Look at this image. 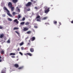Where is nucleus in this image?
Segmentation results:
<instances>
[{
	"label": "nucleus",
	"instance_id": "f257e3e1",
	"mask_svg": "<svg viewBox=\"0 0 73 73\" xmlns=\"http://www.w3.org/2000/svg\"><path fill=\"white\" fill-rule=\"evenodd\" d=\"M44 8V12L45 13H48L50 11V10H49L50 8L49 7L48 8V7H45Z\"/></svg>",
	"mask_w": 73,
	"mask_h": 73
},
{
	"label": "nucleus",
	"instance_id": "f03ea898",
	"mask_svg": "<svg viewBox=\"0 0 73 73\" xmlns=\"http://www.w3.org/2000/svg\"><path fill=\"white\" fill-rule=\"evenodd\" d=\"M31 5H32V2H29L25 4V6L26 7H29V6H31Z\"/></svg>",
	"mask_w": 73,
	"mask_h": 73
},
{
	"label": "nucleus",
	"instance_id": "7ed1b4c3",
	"mask_svg": "<svg viewBox=\"0 0 73 73\" xmlns=\"http://www.w3.org/2000/svg\"><path fill=\"white\" fill-rule=\"evenodd\" d=\"M8 6L9 8L12 7V4L11 2H9L8 3Z\"/></svg>",
	"mask_w": 73,
	"mask_h": 73
},
{
	"label": "nucleus",
	"instance_id": "20e7f679",
	"mask_svg": "<svg viewBox=\"0 0 73 73\" xmlns=\"http://www.w3.org/2000/svg\"><path fill=\"white\" fill-rule=\"evenodd\" d=\"M3 9L4 10H5V11H7L6 12L7 13L9 12V10H8L7 8H6V7H3Z\"/></svg>",
	"mask_w": 73,
	"mask_h": 73
},
{
	"label": "nucleus",
	"instance_id": "39448f33",
	"mask_svg": "<svg viewBox=\"0 0 73 73\" xmlns=\"http://www.w3.org/2000/svg\"><path fill=\"white\" fill-rule=\"evenodd\" d=\"M36 38H35V37L33 36V37L31 38H30V40L31 41H34Z\"/></svg>",
	"mask_w": 73,
	"mask_h": 73
},
{
	"label": "nucleus",
	"instance_id": "423d86ee",
	"mask_svg": "<svg viewBox=\"0 0 73 73\" xmlns=\"http://www.w3.org/2000/svg\"><path fill=\"white\" fill-rule=\"evenodd\" d=\"M12 2L13 3H14V4H16L18 2V0H12Z\"/></svg>",
	"mask_w": 73,
	"mask_h": 73
},
{
	"label": "nucleus",
	"instance_id": "0eeeda50",
	"mask_svg": "<svg viewBox=\"0 0 73 73\" xmlns=\"http://www.w3.org/2000/svg\"><path fill=\"white\" fill-rule=\"evenodd\" d=\"M29 29L27 27H25L23 29V31H27Z\"/></svg>",
	"mask_w": 73,
	"mask_h": 73
},
{
	"label": "nucleus",
	"instance_id": "6e6552de",
	"mask_svg": "<svg viewBox=\"0 0 73 73\" xmlns=\"http://www.w3.org/2000/svg\"><path fill=\"white\" fill-rule=\"evenodd\" d=\"M30 51L31 52H34V48H30Z\"/></svg>",
	"mask_w": 73,
	"mask_h": 73
},
{
	"label": "nucleus",
	"instance_id": "1a4fd4ad",
	"mask_svg": "<svg viewBox=\"0 0 73 73\" xmlns=\"http://www.w3.org/2000/svg\"><path fill=\"white\" fill-rule=\"evenodd\" d=\"M10 12L9 11V12L7 13V15H8L9 16H10V17H12V15L10 14Z\"/></svg>",
	"mask_w": 73,
	"mask_h": 73
},
{
	"label": "nucleus",
	"instance_id": "9d476101",
	"mask_svg": "<svg viewBox=\"0 0 73 73\" xmlns=\"http://www.w3.org/2000/svg\"><path fill=\"white\" fill-rule=\"evenodd\" d=\"M14 66L16 68H19V65L17 64H15L14 65Z\"/></svg>",
	"mask_w": 73,
	"mask_h": 73
},
{
	"label": "nucleus",
	"instance_id": "9b49d317",
	"mask_svg": "<svg viewBox=\"0 0 73 73\" xmlns=\"http://www.w3.org/2000/svg\"><path fill=\"white\" fill-rule=\"evenodd\" d=\"M14 22H16L17 24H18L19 23V21H17V19H15L14 20Z\"/></svg>",
	"mask_w": 73,
	"mask_h": 73
},
{
	"label": "nucleus",
	"instance_id": "f8f14e48",
	"mask_svg": "<svg viewBox=\"0 0 73 73\" xmlns=\"http://www.w3.org/2000/svg\"><path fill=\"white\" fill-rule=\"evenodd\" d=\"M15 55L16 54L15 53H11L10 54V55L11 56H12V55L15 56Z\"/></svg>",
	"mask_w": 73,
	"mask_h": 73
},
{
	"label": "nucleus",
	"instance_id": "ddd939ff",
	"mask_svg": "<svg viewBox=\"0 0 73 73\" xmlns=\"http://www.w3.org/2000/svg\"><path fill=\"white\" fill-rule=\"evenodd\" d=\"M10 8H11V10L12 11H13L14 10V7H10Z\"/></svg>",
	"mask_w": 73,
	"mask_h": 73
},
{
	"label": "nucleus",
	"instance_id": "4468645a",
	"mask_svg": "<svg viewBox=\"0 0 73 73\" xmlns=\"http://www.w3.org/2000/svg\"><path fill=\"white\" fill-rule=\"evenodd\" d=\"M47 18H48L47 17H45L43 18L42 19V20H46V19H47Z\"/></svg>",
	"mask_w": 73,
	"mask_h": 73
},
{
	"label": "nucleus",
	"instance_id": "2eb2a0df",
	"mask_svg": "<svg viewBox=\"0 0 73 73\" xmlns=\"http://www.w3.org/2000/svg\"><path fill=\"white\" fill-rule=\"evenodd\" d=\"M7 20L8 21H12V20L9 18H8Z\"/></svg>",
	"mask_w": 73,
	"mask_h": 73
},
{
	"label": "nucleus",
	"instance_id": "dca6fc26",
	"mask_svg": "<svg viewBox=\"0 0 73 73\" xmlns=\"http://www.w3.org/2000/svg\"><path fill=\"white\" fill-rule=\"evenodd\" d=\"M21 17V15H19L18 16V20H19V19Z\"/></svg>",
	"mask_w": 73,
	"mask_h": 73
},
{
	"label": "nucleus",
	"instance_id": "f3484780",
	"mask_svg": "<svg viewBox=\"0 0 73 73\" xmlns=\"http://www.w3.org/2000/svg\"><path fill=\"white\" fill-rule=\"evenodd\" d=\"M16 14V13L15 12H13L12 13V15L14 16H15Z\"/></svg>",
	"mask_w": 73,
	"mask_h": 73
},
{
	"label": "nucleus",
	"instance_id": "a211bd4d",
	"mask_svg": "<svg viewBox=\"0 0 73 73\" xmlns=\"http://www.w3.org/2000/svg\"><path fill=\"white\" fill-rule=\"evenodd\" d=\"M4 37V34H2L1 35L0 37V38H3Z\"/></svg>",
	"mask_w": 73,
	"mask_h": 73
},
{
	"label": "nucleus",
	"instance_id": "6ab92c4d",
	"mask_svg": "<svg viewBox=\"0 0 73 73\" xmlns=\"http://www.w3.org/2000/svg\"><path fill=\"white\" fill-rule=\"evenodd\" d=\"M24 24H25V22H22L20 24L21 25H24Z\"/></svg>",
	"mask_w": 73,
	"mask_h": 73
},
{
	"label": "nucleus",
	"instance_id": "aec40b11",
	"mask_svg": "<svg viewBox=\"0 0 73 73\" xmlns=\"http://www.w3.org/2000/svg\"><path fill=\"white\" fill-rule=\"evenodd\" d=\"M29 24V22H27L26 23L25 25H28Z\"/></svg>",
	"mask_w": 73,
	"mask_h": 73
},
{
	"label": "nucleus",
	"instance_id": "412c9836",
	"mask_svg": "<svg viewBox=\"0 0 73 73\" xmlns=\"http://www.w3.org/2000/svg\"><path fill=\"white\" fill-rule=\"evenodd\" d=\"M27 55L30 56H32V54L30 53H27Z\"/></svg>",
	"mask_w": 73,
	"mask_h": 73
},
{
	"label": "nucleus",
	"instance_id": "4be33fe9",
	"mask_svg": "<svg viewBox=\"0 0 73 73\" xmlns=\"http://www.w3.org/2000/svg\"><path fill=\"white\" fill-rule=\"evenodd\" d=\"M32 32L31 31H29L27 32V34H30Z\"/></svg>",
	"mask_w": 73,
	"mask_h": 73
},
{
	"label": "nucleus",
	"instance_id": "5701e85b",
	"mask_svg": "<svg viewBox=\"0 0 73 73\" xmlns=\"http://www.w3.org/2000/svg\"><path fill=\"white\" fill-rule=\"evenodd\" d=\"M36 21H39L40 22L41 21V20H40V18H39V19H37L36 20Z\"/></svg>",
	"mask_w": 73,
	"mask_h": 73
},
{
	"label": "nucleus",
	"instance_id": "b1692460",
	"mask_svg": "<svg viewBox=\"0 0 73 73\" xmlns=\"http://www.w3.org/2000/svg\"><path fill=\"white\" fill-rule=\"evenodd\" d=\"M24 44V43L23 42H22L21 43L19 44V45L21 46L22 45H23Z\"/></svg>",
	"mask_w": 73,
	"mask_h": 73
},
{
	"label": "nucleus",
	"instance_id": "393cba45",
	"mask_svg": "<svg viewBox=\"0 0 73 73\" xmlns=\"http://www.w3.org/2000/svg\"><path fill=\"white\" fill-rule=\"evenodd\" d=\"M1 73H6L4 71V70H2L1 71Z\"/></svg>",
	"mask_w": 73,
	"mask_h": 73
},
{
	"label": "nucleus",
	"instance_id": "a878e982",
	"mask_svg": "<svg viewBox=\"0 0 73 73\" xmlns=\"http://www.w3.org/2000/svg\"><path fill=\"white\" fill-rule=\"evenodd\" d=\"M40 18V16L39 15H38V16H37V17H36V19H39V18Z\"/></svg>",
	"mask_w": 73,
	"mask_h": 73
},
{
	"label": "nucleus",
	"instance_id": "bb28decb",
	"mask_svg": "<svg viewBox=\"0 0 73 73\" xmlns=\"http://www.w3.org/2000/svg\"><path fill=\"white\" fill-rule=\"evenodd\" d=\"M19 29L18 28L15 27L13 29V30H16V29Z\"/></svg>",
	"mask_w": 73,
	"mask_h": 73
},
{
	"label": "nucleus",
	"instance_id": "cd10ccee",
	"mask_svg": "<svg viewBox=\"0 0 73 73\" xmlns=\"http://www.w3.org/2000/svg\"><path fill=\"white\" fill-rule=\"evenodd\" d=\"M17 11L18 12H20V9H17Z\"/></svg>",
	"mask_w": 73,
	"mask_h": 73
},
{
	"label": "nucleus",
	"instance_id": "c85d7f7f",
	"mask_svg": "<svg viewBox=\"0 0 73 73\" xmlns=\"http://www.w3.org/2000/svg\"><path fill=\"white\" fill-rule=\"evenodd\" d=\"M1 54H4V51H2L1 52Z\"/></svg>",
	"mask_w": 73,
	"mask_h": 73
},
{
	"label": "nucleus",
	"instance_id": "c756f323",
	"mask_svg": "<svg viewBox=\"0 0 73 73\" xmlns=\"http://www.w3.org/2000/svg\"><path fill=\"white\" fill-rule=\"evenodd\" d=\"M25 20V17H23L22 19V21H24Z\"/></svg>",
	"mask_w": 73,
	"mask_h": 73
},
{
	"label": "nucleus",
	"instance_id": "7c9ffc66",
	"mask_svg": "<svg viewBox=\"0 0 73 73\" xmlns=\"http://www.w3.org/2000/svg\"><path fill=\"white\" fill-rule=\"evenodd\" d=\"M7 43H10V40L9 39L7 41Z\"/></svg>",
	"mask_w": 73,
	"mask_h": 73
},
{
	"label": "nucleus",
	"instance_id": "2f4dec72",
	"mask_svg": "<svg viewBox=\"0 0 73 73\" xmlns=\"http://www.w3.org/2000/svg\"><path fill=\"white\" fill-rule=\"evenodd\" d=\"M57 21H54V24H57Z\"/></svg>",
	"mask_w": 73,
	"mask_h": 73
},
{
	"label": "nucleus",
	"instance_id": "473e14b6",
	"mask_svg": "<svg viewBox=\"0 0 73 73\" xmlns=\"http://www.w3.org/2000/svg\"><path fill=\"white\" fill-rule=\"evenodd\" d=\"M3 28L1 26H0V29H2Z\"/></svg>",
	"mask_w": 73,
	"mask_h": 73
},
{
	"label": "nucleus",
	"instance_id": "72a5a7b5",
	"mask_svg": "<svg viewBox=\"0 0 73 73\" xmlns=\"http://www.w3.org/2000/svg\"><path fill=\"white\" fill-rule=\"evenodd\" d=\"M19 54H21V56H23V53H21V52H19Z\"/></svg>",
	"mask_w": 73,
	"mask_h": 73
},
{
	"label": "nucleus",
	"instance_id": "f704fd0d",
	"mask_svg": "<svg viewBox=\"0 0 73 73\" xmlns=\"http://www.w3.org/2000/svg\"><path fill=\"white\" fill-rule=\"evenodd\" d=\"M23 69V67H19L18 68V69Z\"/></svg>",
	"mask_w": 73,
	"mask_h": 73
},
{
	"label": "nucleus",
	"instance_id": "c9c22d12",
	"mask_svg": "<svg viewBox=\"0 0 73 73\" xmlns=\"http://www.w3.org/2000/svg\"><path fill=\"white\" fill-rule=\"evenodd\" d=\"M15 32L17 34V35H19V32H17V31H15Z\"/></svg>",
	"mask_w": 73,
	"mask_h": 73
},
{
	"label": "nucleus",
	"instance_id": "e433bc0d",
	"mask_svg": "<svg viewBox=\"0 0 73 73\" xmlns=\"http://www.w3.org/2000/svg\"><path fill=\"white\" fill-rule=\"evenodd\" d=\"M2 16H3V17H5V16H6L5 14L3 15H2Z\"/></svg>",
	"mask_w": 73,
	"mask_h": 73
},
{
	"label": "nucleus",
	"instance_id": "4c0bfd02",
	"mask_svg": "<svg viewBox=\"0 0 73 73\" xmlns=\"http://www.w3.org/2000/svg\"><path fill=\"white\" fill-rule=\"evenodd\" d=\"M31 10V9H27V11H29Z\"/></svg>",
	"mask_w": 73,
	"mask_h": 73
},
{
	"label": "nucleus",
	"instance_id": "58836bf2",
	"mask_svg": "<svg viewBox=\"0 0 73 73\" xmlns=\"http://www.w3.org/2000/svg\"><path fill=\"white\" fill-rule=\"evenodd\" d=\"M17 50H18V51H19L20 50V48H18L17 49Z\"/></svg>",
	"mask_w": 73,
	"mask_h": 73
},
{
	"label": "nucleus",
	"instance_id": "ea45409f",
	"mask_svg": "<svg viewBox=\"0 0 73 73\" xmlns=\"http://www.w3.org/2000/svg\"><path fill=\"white\" fill-rule=\"evenodd\" d=\"M21 49H22V50H23V49H24V47H21Z\"/></svg>",
	"mask_w": 73,
	"mask_h": 73
},
{
	"label": "nucleus",
	"instance_id": "a19ab883",
	"mask_svg": "<svg viewBox=\"0 0 73 73\" xmlns=\"http://www.w3.org/2000/svg\"><path fill=\"white\" fill-rule=\"evenodd\" d=\"M11 57L12 58H15V56H12Z\"/></svg>",
	"mask_w": 73,
	"mask_h": 73
},
{
	"label": "nucleus",
	"instance_id": "79ce46f5",
	"mask_svg": "<svg viewBox=\"0 0 73 73\" xmlns=\"http://www.w3.org/2000/svg\"><path fill=\"white\" fill-rule=\"evenodd\" d=\"M35 9H37V7H35Z\"/></svg>",
	"mask_w": 73,
	"mask_h": 73
},
{
	"label": "nucleus",
	"instance_id": "37998d69",
	"mask_svg": "<svg viewBox=\"0 0 73 73\" xmlns=\"http://www.w3.org/2000/svg\"><path fill=\"white\" fill-rule=\"evenodd\" d=\"M34 27L35 28H37V26H34Z\"/></svg>",
	"mask_w": 73,
	"mask_h": 73
},
{
	"label": "nucleus",
	"instance_id": "c03bdc74",
	"mask_svg": "<svg viewBox=\"0 0 73 73\" xmlns=\"http://www.w3.org/2000/svg\"><path fill=\"white\" fill-rule=\"evenodd\" d=\"M71 23L72 24H73V20L72 21H71Z\"/></svg>",
	"mask_w": 73,
	"mask_h": 73
},
{
	"label": "nucleus",
	"instance_id": "a18cd8bd",
	"mask_svg": "<svg viewBox=\"0 0 73 73\" xmlns=\"http://www.w3.org/2000/svg\"><path fill=\"white\" fill-rule=\"evenodd\" d=\"M31 2H33V0H31Z\"/></svg>",
	"mask_w": 73,
	"mask_h": 73
},
{
	"label": "nucleus",
	"instance_id": "49530a36",
	"mask_svg": "<svg viewBox=\"0 0 73 73\" xmlns=\"http://www.w3.org/2000/svg\"><path fill=\"white\" fill-rule=\"evenodd\" d=\"M59 24L60 25H61V22H59Z\"/></svg>",
	"mask_w": 73,
	"mask_h": 73
},
{
	"label": "nucleus",
	"instance_id": "de8ad7c7",
	"mask_svg": "<svg viewBox=\"0 0 73 73\" xmlns=\"http://www.w3.org/2000/svg\"><path fill=\"white\" fill-rule=\"evenodd\" d=\"M2 60H1V59H0V62H1V61H2Z\"/></svg>",
	"mask_w": 73,
	"mask_h": 73
},
{
	"label": "nucleus",
	"instance_id": "09e8293b",
	"mask_svg": "<svg viewBox=\"0 0 73 73\" xmlns=\"http://www.w3.org/2000/svg\"><path fill=\"white\" fill-rule=\"evenodd\" d=\"M29 42H31V40H30V39L29 40Z\"/></svg>",
	"mask_w": 73,
	"mask_h": 73
},
{
	"label": "nucleus",
	"instance_id": "8fccbe9b",
	"mask_svg": "<svg viewBox=\"0 0 73 73\" xmlns=\"http://www.w3.org/2000/svg\"><path fill=\"white\" fill-rule=\"evenodd\" d=\"M27 53L25 54H24V55H27Z\"/></svg>",
	"mask_w": 73,
	"mask_h": 73
},
{
	"label": "nucleus",
	"instance_id": "3c124183",
	"mask_svg": "<svg viewBox=\"0 0 73 73\" xmlns=\"http://www.w3.org/2000/svg\"><path fill=\"white\" fill-rule=\"evenodd\" d=\"M1 56H0V59H1Z\"/></svg>",
	"mask_w": 73,
	"mask_h": 73
},
{
	"label": "nucleus",
	"instance_id": "603ef678",
	"mask_svg": "<svg viewBox=\"0 0 73 73\" xmlns=\"http://www.w3.org/2000/svg\"><path fill=\"white\" fill-rule=\"evenodd\" d=\"M51 7H52V6H53V5H51Z\"/></svg>",
	"mask_w": 73,
	"mask_h": 73
},
{
	"label": "nucleus",
	"instance_id": "864d4df0",
	"mask_svg": "<svg viewBox=\"0 0 73 73\" xmlns=\"http://www.w3.org/2000/svg\"><path fill=\"white\" fill-rule=\"evenodd\" d=\"M28 44L29 45V44H30V43H29Z\"/></svg>",
	"mask_w": 73,
	"mask_h": 73
},
{
	"label": "nucleus",
	"instance_id": "5fc2aeb1",
	"mask_svg": "<svg viewBox=\"0 0 73 73\" xmlns=\"http://www.w3.org/2000/svg\"><path fill=\"white\" fill-rule=\"evenodd\" d=\"M45 24H46V23H45Z\"/></svg>",
	"mask_w": 73,
	"mask_h": 73
},
{
	"label": "nucleus",
	"instance_id": "6e6d98bb",
	"mask_svg": "<svg viewBox=\"0 0 73 73\" xmlns=\"http://www.w3.org/2000/svg\"><path fill=\"white\" fill-rule=\"evenodd\" d=\"M17 8H18V7H17Z\"/></svg>",
	"mask_w": 73,
	"mask_h": 73
}]
</instances>
